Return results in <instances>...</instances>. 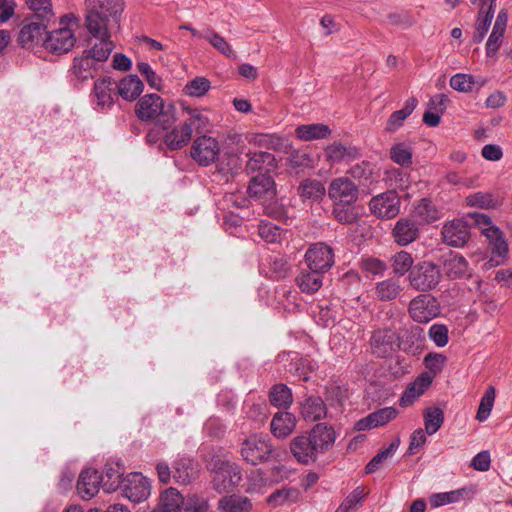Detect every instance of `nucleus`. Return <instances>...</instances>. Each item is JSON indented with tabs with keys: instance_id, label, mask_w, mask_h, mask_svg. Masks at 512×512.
<instances>
[{
	"instance_id": "obj_48",
	"label": "nucleus",
	"mask_w": 512,
	"mask_h": 512,
	"mask_svg": "<svg viewBox=\"0 0 512 512\" xmlns=\"http://www.w3.org/2000/svg\"><path fill=\"white\" fill-rule=\"evenodd\" d=\"M269 399L273 406L278 408H288L292 402V392L285 384L274 385L269 392Z\"/></svg>"
},
{
	"instance_id": "obj_60",
	"label": "nucleus",
	"mask_w": 512,
	"mask_h": 512,
	"mask_svg": "<svg viewBox=\"0 0 512 512\" xmlns=\"http://www.w3.org/2000/svg\"><path fill=\"white\" fill-rule=\"evenodd\" d=\"M451 88L461 93H469L473 90L476 81L472 75L458 73L450 78Z\"/></svg>"
},
{
	"instance_id": "obj_27",
	"label": "nucleus",
	"mask_w": 512,
	"mask_h": 512,
	"mask_svg": "<svg viewBox=\"0 0 512 512\" xmlns=\"http://www.w3.org/2000/svg\"><path fill=\"white\" fill-rule=\"evenodd\" d=\"M392 234L399 245L405 246L417 239L419 229L413 220L401 218L397 221Z\"/></svg>"
},
{
	"instance_id": "obj_61",
	"label": "nucleus",
	"mask_w": 512,
	"mask_h": 512,
	"mask_svg": "<svg viewBox=\"0 0 512 512\" xmlns=\"http://www.w3.org/2000/svg\"><path fill=\"white\" fill-rule=\"evenodd\" d=\"M413 264V258L406 251H400L393 256L392 268L395 274L403 276L411 268Z\"/></svg>"
},
{
	"instance_id": "obj_63",
	"label": "nucleus",
	"mask_w": 512,
	"mask_h": 512,
	"mask_svg": "<svg viewBox=\"0 0 512 512\" xmlns=\"http://www.w3.org/2000/svg\"><path fill=\"white\" fill-rule=\"evenodd\" d=\"M447 358L444 354L441 353H428L424 358V363L426 368L429 370L433 377L439 373L446 362Z\"/></svg>"
},
{
	"instance_id": "obj_28",
	"label": "nucleus",
	"mask_w": 512,
	"mask_h": 512,
	"mask_svg": "<svg viewBox=\"0 0 512 512\" xmlns=\"http://www.w3.org/2000/svg\"><path fill=\"white\" fill-rule=\"evenodd\" d=\"M181 109L185 117L182 125L188 126V128L191 129L192 134L194 130L200 133L207 129L209 125V119L201 109L191 107L184 103L181 104Z\"/></svg>"
},
{
	"instance_id": "obj_35",
	"label": "nucleus",
	"mask_w": 512,
	"mask_h": 512,
	"mask_svg": "<svg viewBox=\"0 0 512 512\" xmlns=\"http://www.w3.org/2000/svg\"><path fill=\"white\" fill-rule=\"evenodd\" d=\"M276 168V159L269 152H254L249 155L247 169L251 172L268 173Z\"/></svg>"
},
{
	"instance_id": "obj_40",
	"label": "nucleus",
	"mask_w": 512,
	"mask_h": 512,
	"mask_svg": "<svg viewBox=\"0 0 512 512\" xmlns=\"http://www.w3.org/2000/svg\"><path fill=\"white\" fill-rule=\"evenodd\" d=\"M325 193L324 185L316 179H306L298 187V194L303 201H319L325 196Z\"/></svg>"
},
{
	"instance_id": "obj_1",
	"label": "nucleus",
	"mask_w": 512,
	"mask_h": 512,
	"mask_svg": "<svg viewBox=\"0 0 512 512\" xmlns=\"http://www.w3.org/2000/svg\"><path fill=\"white\" fill-rule=\"evenodd\" d=\"M85 5L86 27L94 38V42H90V47L83 52L98 64L105 62L114 49L111 32L119 27L124 2L122 0H85Z\"/></svg>"
},
{
	"instance_id": "obj_54",
	"label": "nucleus",
	"mask_w": 512,
	"mask_h": 512,
	"mask_svg": "<svg viewBox=\"0 0 512 512\" xmlns=\"http://www.w3.org/2000/svg\"><path fill=\"white\" fill-rule=\"evenodd\" d=\"M210 88L211 82L207 78L197 76L185 84L183 93L189 97L199 98L204 96Z\"/></svg>"
},
{
	"instance_id": "obj_11",
	"label": "nucleus",
	"mask_w": 512,
	"mask_h": 512,
	"mask_svg": "<svg viewBox=\"0 0 512 512\" xmlns=\"http://www.w3.org/2000/svg\"><path fill=\"white\" fill-rule=\"evenodd\" d=\"M305 260L310 270H315L323 274L334 264L333 250L325 243H316L306 251Z\"/></svg>"
},
{
	"instance_id": "obj_55",
	"label": "nucleus",
	"mask_w": 512,
	"mask_h": 512,
	"mask_svg": "<svg viewBox=\"0 0 512 512\" xmlns=\"http://www.w3.org/2000/svg\"><path fill=\"white\" fill-rule=\"evenodd\" d=\"M412 155V149L405 143H397L390 148V159L402 167L412 164Z\"/></svg>"
},
{
	"instance_id": "obj_39",
	"label": "nucleus",
	"mask_w": 512,
	"mask_h": 512,
	"mask_svg": "<svg viewBox=\"0 0 512 512\" xmlns=\"http://www.w3.org/2000/svg\"><path fill=\"white\" fill-rule=\"evenodd\" d=\"M25 4L31 12L29 18L51 22L55 17L51 0H25Z\"/></svg>"
},
{
	"instance_id": "obj_9",
	"label": "nucleus",
	"mask_w": 512,
	"mask_h": 512,
	"mask_svg": "<svg viewBox=\"0 0 512 512\" xmlns=\"http://www.w3.org/2000/svg\"><path fill=\"white\" fill-rule=\"evenodd\" d=\"M358 195L357 185L346 176L334 178L328 187V196L333 205H354Z\"/></svg>"
},
{
	"instance_id": "obj_42",
	"label": "nucleus",
	"mask_w": 512,
	"mask_h": 512,
	"mask_svg": "<svg viewBox=\"0 0 512 512\" xmlns=\"http://www.w3.org/2000/svg\"><path fill=\"white\" fill-rule=\"evenodd\" d=\"M183 503V496L175 488H169L161 494L159 504L152 512H177Z\"/></svg>"
},
{
	"instance_id": "obj_24",
	"label": "nucleus",
	"mask_w": 512,
	"mask_h": 512,
	"mask_svg": "<svg viewBox=\"0 0 512 512\" xmlns=\"http://www.w3.org/2000/svg\"><path fill=\"white\" fill-rule=\"evenodd\" d=\"M97 69L98 64L85 52H82L81 55H78L73 59L69 72L75 80L84 82L93 78Z\"/></svg>"
},
{
	"instance_id": "obj_6",
	"label": "nucleus",
	"mask_w": 512,
	"mask_h": 512,
	"mask_svg": "<svg viewBox=\"0 0 512 512\" xmlns=\"http://www.w3.org/2000/svg\"><path fill=\"white\" fill-rule=\"evenodd\" d=\"M441 280L439 268L432 262H421L413 267L409 274L412 288L426 292L434 289Z\"/></svg>"
},
{
	"instance_id": "obj_20",
	"label": "nucleus",
	"mask_w": 512,
	"mask_h": 512,
	"mask_svg": "<svg viewBox=\"0 0 512 512\" xmlns=\"http://www.w3.org/2000/svg\"><path fill=\"white\" fill-rule=\"evenodd\" d=\"M397 415L398 410L396 408L384 407L357 421L355 428L358 431H365L379 426H384L395 419Z\"/></svg>"
},
{
	"instance_id": "obj_18",
	"label": "nucleus",
	"mask_w": 512,
	"mask_h": 512,
	"mask_svg": "<svg viewBox=\"0 0 512 512\" xmlns=\"http://www.w3.org/2000/svg\"><path fill=\"white\" fill-rule=\"evenodd\" d=\"M290 450L301 464L313 463L317 459L318 452L308 434L293 438L290 442Z\"/></svg>"
},
{
	"instance_id": "obj_23",
	"label": "nucleus",
	"mask_w": 512,
	"mask_h": 512,
	"mask_svg": "<svg viewBox=\"0 0 512 512\" xmlns=\"http://www.w3.org/2000/svg\"><path fill=\"white\" fill-rule=\"evenodd\" d=\"M432 381L433 376L430 373H421L404 391L400 398V405L407 407L413 404L414 401L430 387Z\"/></svg>"
},
{
	"instance_id": "obj_22",
	"label": "nucleus",
	"mask_w": 512,
	"mask_h": 512,
	"mask_svg": "<svg viewBox=\"0 0 512 512\" xmlns=\"http://www.w3.org/2000/svg\"><path fill=\"white\" fill-rule=\"evenodd\" d=\"M103 480V476L97 470L92 468L83 470L77 482V489L81 497L86 500L94 497Z\"/></svg>"
},
{
	"instance_id": "obj_37",
	"label": "nucleus",
	"mask_w": 512,
	"mask_h": 512,
	"mask_svg": "<svg viewBox=\"0 0 512 512\" xmlns=\"http://www.w3.org/2000/svg\"><path fill=\"white\" fill-rule=\"evenodd\" d=\"M197 475L194 462L189 458H181L174 463L173 478L183 485L189 484Z\"/></svg>"
},
{
	"instance_id": "obj_4",
	"label": "nucleus",
	"mask_w": 512,
	"mask_h": 512,
	"mask_svg": "<svg viewBox=\"0 0 512 512\" xmlns=\"http://www.w3.org/2000/svg\"><path fill=\"white\" fill-rule=\"evenodd\" d=\"M213 487L219 493L233 491L241 482L242 474L237 464L217 460L213 465Z\"/></svg>"
},
{
	"instance_id": "obj_25",
	"label": "nucleus",
	"mask_w": 512,
	"mask_h": 512,
	"mask_svg": "<svg viewBox=\"0 0 512 512\" xmlns=\"http://www.w3.org/2000/svg\"><path fill=\"white\" fill-rule=\"evenodd\" d=\"M443 272L450 279H458L469 274V265L465 257L450 252L443 258Z\"/></svg>"
},
{
	"instance_id": "obj_16",
	"label": "nucleus",
	"mask_w": 512,
	"mask_h": 512,
	"mask_svg": "<svg viewBox=\"0 0 512 512\" xmlns=\"http://www.w3.org/2000/svg\"><path fill=\"white\" fill-rule=\"evenodd\" d=\"M50 22L39 21L26 17L18 35V41L22 47H31L42 39Z\"/></svg>"
},
{
	"instance_id": "obj_17",
	"label": "nucleus",
	"mask_w": 512,
	"mask_h": 512,
	"mask_svg": "<svg viewBox=\"0 0 512 512\" xmlns=\"http://www.w3.org/2000/svg\"><path fill=\"white\" fill-rule=\"evenodd\" d=\"M312 443L318 454L329 451L337 438L336 431L333 426L326 423L316 424L308 433Z\"/></svg>"
},
{
	"instance_id": "obj_10",
	"label": "nucleus",
	"mask_w": 512,
	"mask_h": 512,
	"mask_svg": "<svg viewBox=\"0 0 512 512\" xmlns=\"http://www.w3.org/2000/svg\"><path fill=\"white\" fill-rule=\"evenodd\" d=\"M441 237L443 243L446 245L462 248L468 243L471 237L470 227L463 219L447 221L441 229Z\"/></svg>"
},
{
	"instance_id": "obj_34",
	"label": "nucleus",
	"mask_w": 512,
	"mask_h": 512,
	"mask_svg": "<svg viewBox=\"0 0 512 512\" xmlns=\"http://www.w3.org/2000/svg\"><path fill=\"white\" fill-rule=\"evenodd\" d=\"M296 284L301 292L313 294L323 285L322 273L315 270H302L296 277Z\"/></svg>"
},
{
	"instance_id": "obj_13",
	"label": "nucleus",
	"mask_w": 512,
	"mask_h": 512,
	"mask_svg": "<svg viewBox=\"0 0 512 512\" xmlns=\"http://www.w3.org/2000/svg\"><path fill=\"white\" fill-rule=\"evenodd\" d=\"M122 493L130 501L139 503L150 495V484L140 473H130L122 480Z\"/></svg>"
},
{
	"instance_id": "obj_44",
	"label": "nucleus",
	"mask_w": 512,
	"mask_h": 512,
	"mask_svg": "<svg viewBox=\"0 0 512 512\" xmlns=\"http://www.w3.org/2000/svg\"><path fill=\"white\" fill-rule=\"evenodd\" d=\"M347 174L362 185H368L374 182V165L369 161H361L352 165Z\"/></svg>"
},
{
	"instance_id": "obj_50",
	"label": "nucleus",
	"mask_w": 512,
	"mask_h": 512,
	"mask_svg": "<svg viewBox=\"0 0 512 512\" xmlns=\"http://www.w3.org/2000/svg\"><path fill=\"white\" fill-rule=\"evenodd\" d=\"M400 445V438H395L391 444L385 448L380 450L366 465L365 471L367 474L375 473L382 466L384 461H386L389 457H391L395 451L398 449Z\"/></svg>"
},
{
	"instance_id": "obj_30",
	"label": "nucleus",
	"mask_w": 512,
	"mask_h": 512,
	"mask_svg": "<svg viewBox=\"0 0 512 512\" xmlns=\"http://www.w3.org/2000/svg\"><path fill=\"white\" fill-rule=\"evenodd\" d=\"M295 427L296 418L290 412H277L271 421V432L277 438H285L289 436Z\"/></svg>"
},
{
	"instance_id": "obj_51",
	"label": "nucleus",
	"mask_w": 512,
	"mask_h": 512,
	"mask_svg": "<svg viewBox=\"0 0 512 512\" xmlns=\"http://www.w3.org/2000/svg\"><path fill=\"white\" fill-rule=\"evenodd\" d=\"M425 431L428 435L435 434L444 422V412L438 407H429L424 411Z\"/></svg>"
},
{
	"instance_id": "obj_3",
	"label": "nucleus",
	"mask_w": 512,
	"mask_h": 512,
	"mask_svg": "<svg viewBox=\"0 0 512 512\" xmlns=\"http://www.w3.org/2000/svg\"><path fill=\"white\" fill-rule=\"evenodd\" d=\"M74 20V17L64 15L61 17L60 27L47 33L43 47L48 52L62 55L71 51L76 43L75 34L70 26Z\"/></svg>"
},
{
	"instance_id": "obj_47",
	"label": "nucleus",
	"mask_w": 512,
	"mask_h": 512,
	"mask_svg": "<svg viewBox=\"0 0 512 512\" xmlns=\"http://www.w3.org/2000/svg\"><path fill=\"white\" fill-rule=\"evenodd\" d=\"M485 230L486 232L483 233V235L488 240L493 253H495L499 257L504 258L508 253V244L504 238L502 231L497 226Z\"/></svg>"
},
{
	"instance_id": "obj_62",
	"label": "nucleus",
	"mask_w": 512,
	"mask_h": 512,
	"mask_svg": "<svg viewBox=\"0 0 512 512\" xmlns=\"http://www.w3.org/2000/svg\"><path fill=\"white\" fill-rule=\"evenodd\" d=\"M332 214L342 224H352L356 221L354 205H333Z\"/></svg>"
},
{
	"instance_id": "obj_56",
	"label": "nucleus",
	"mask_w": 512,
	"mask_h": 512,
	"mask_svg": "<svg viewBox=\"0 0 512 512\" xmlns=\"http://www.w3.org/2000/svg\"><path fill=\"white\" fill-rule=\"evenodd\" d=\"M496 391L493 386H489L481 398L480 405L476 414L479 422H484L490 416L494 406Z\"/></svg>"
},
{
	"instance_id": "obj_46",
	"label": "nucleus",
	"mask_w": 512,
	"mask_h": 512,
	"mask_svg": "<svg viewBox=\"0 0 512 512\" xmlns=\"http://www.w3.org/2000/svg\"><path fill=\"white\" fill-rule=\"evenodd\" d=\"M203 39H205L213 48H215L224 56L228 58H234L236 56L232 46L225 40L224 37H222L212 28H207L204 31Z\"/></svg>"
},
{
	"instance_id": "obj_41",
	"label": "nucleus",
	"mask_w": 512,
	"mask_h": 512,
	"mask_svg": "<svg viewBox=\"0 0 512 512\" xmlns=\"http://www.w3.org/2000/svg\"><path fill=\"white\" fill-rule=\"evenodd\" d=\"M417 99L415 97L409 98L402 109L393 112L386 123L385 130L387 132H395L404 123L405 119L412 114L417 106Z\"/></svg>"
},
{
	"instance_id": "obj_7",
	"label": "nucleus",
	"mask_w": 512,
	"mask_h": 512,
	"mask_svg": "<svg viewBox=\"0 0 512 512\" xmlns=\"http://www.w3.org/2000/svg\"><path fill=\"white\" fill-rule=\"evenodd\" d=\"M92 102L99 111L110 110L118 99L117 81L110 76H103L94 82Z\"/></svg>"
},
{
	"instance_id": "obj_52",
	"label": "nucleus",
	"mask_w": 512,
	"mask_h": 512,
	"mask_svg": "<svg viewBox=\"0 0 512 512\" xmlns=\"http://www.w3.org/2000/svg\"><path fill=\"white\" fill-rule=\"evenodd\" d=\"M466 204L481 209H494L500 205V201L491 193L477 192L466 197Z\"/></svg>"
},
{
	"instance_id": "obj_45",
	"label": "nucleus",
	"mask_w": 512,
	"mask_h": 512,
	"mask_svg": "<svg viewBox=\"0 0 512 512\" xmlns=\"http://www.w3.org/2000/svg\"><path fill=\"white\" fill-rule=\"evenodd\" d=\"M124 468L119 463L106 464L103 486L107 492L115 491L122 486Z\"/></svg>"
},
{
	"instance_id": "obj_43",
	"label": "nucleus",
	"mask_w": 512,
	"mask_h": 512,
	"mask_svg": "<svg viewBox=\"0 0 512 512\" xmlns=\"http://www.w3.org/2000/svg\"><path fill=\"white\" fill-rule=\"evenodd\" d=\"M274 185L273 179L267 173H260L252 178L248 192L253 197H261L265 194L272 196L275 193Z\"/></svg>"
},
{
	"instance_id": "obj_59",
	"label": "nucleus",
	"mask_w": 512,
	"mask_h": 512,
	"mask_svg": "<svg viewBox=\"0 0 512 512\" xmlns=\"http://www.w3.org/2000/svg\"><path fill=\"white\" fill-rule=\"evenodd\" d=\"M428 337L437 347H445L449 342L448 327L445 324L435 323L430 326Z\"/></svg>"
},
{
	"instance_id": "obj_5",
	"label": "nucleus",
	"mask_w": 512,
	"mask_h": 512,
	"mask_svg": "<svg viewBox=\"0 0 512 512\" xmlns=\"http://www.w3.org/2000/svg\"><path fill=\"white\" fill-rule=\"evenodd\" d=\"M408 313L413 321L425 324L441 314V306L433 295L423 293L417 295L410 301Z\"/></svg>"
},
{
	"instance_id": "obj_33",
	"label": "nucleus",
	"mask_w": 512,
	"mask_h": 512,
	"mask_svg": "<svg viewBox=\"0 0 512 512\" xmlns=\"http://www.w3.org/2000/svg\"><path fill=\"white\" fill-rule=\"evenodd\" d=\"M403 287L398 278L391 277L375 284L374 296L382 302L392 301L400 295Z\"/></svg>"
},
{
	"instance_id": "obj_53",
	"label": "nucleus",
	"mask_w": 512,
	"mask_h": 512,
	"mask_svg": "<svg viewBox=\"0 0 512 512\" xmlns=\"http://www.w3.org/2000/svg\"><path fill=\"white\" fill-rule=\"evenodd\" d=\"M468 494L465 488L457 489L449 492L435 493L429 497L432 507L437 508L446 504L459 502Z\"/></svg>"
},
{
	"instance_id": "obj_49",
	"label": "nucleus",
	"mask_w": 512,
	"mask_h": 512,
	"mask_svg": "<svg viewBox=\"0 0 512 512\" xmlns=\"http://www.w3.org/2000/svg\"><path fill=\"white\" fill-rule=\"evenodd\" d=\"M299 496L300 492L296 488H282L274 491L267 498V502L272 507H278L297 502Z\"/></svg>"
},
{
	"instance_id": "obj_36",
	"label": "nucleus",
	"mask_w": 512,
	"mask_h": 512,
	"mask_svg": "<svg viewBox=\"0 0 512 512\" xmlns=\"http://www.w3.org/2000/svg\"><path fill=\"white\" fill-rule=\"evenodd\" d=\"M330 134L329 126L322 123L299 125L295 130L296 137L302 141L325 139Z\"/></svg>"
},
{
	"instance_id": "obj_8",
	"label": "nucleus",
	"mask_w": 512,
	"mask_h": 512,
	"mask_svg": "<svg viewBox=\"0 0 512 512\" xmlns=\"http://www.w3.org/2000/svg\"><path fill=\"white\" fill-rule=\"evenodd\" d=\"M272 453V446L264 436L254 434L246 438L241 446L242 458L252 465L267 461Z\"/></svg>"
},
{
	"instance_id": "obj_14",
	"label": "nucleus",
	"mask_w": 512,
	"mask_h": 512,
	"mask_svg": "<svg viewBox=\"0 0 512 512\" xmlns=\"http://www.w3.org/2000/svg\"><path fill=\"white\" fill-rule=\"evenodd\" d=\"M371 212L379 218H393L400 211V199L394 192L375 196L370 201Z\"/></svg>"
},
{
	"instance_id": "obj_29",
	"label": "nucleus",
	"mask_w": 512,
	"mask_h": 512,
	"mask_svg": "<svg viewBox=\"0 0 512 512\" xmlns=\"http://www.w3.org/2000/svg\"><path fill=\"white\" fill-rule=\"evenodd\" d=\"M495 7L496 0H490L487 9L483 6L480 7L475 23V32L473 35L474 43H481L484 40L493 20Z\"/></svg>"
},
{
	"instance_id": "obj_38",
	"label": "nucleus",
	"mask_w": 512,
	"mask_h": 512,
	"mask_svg": "<svg viewBox=\"0 0 512 512\" xmlns=\"http://www.w3.org/2000/svg\"><path fill=\"white\" fill-rule=\"evenodd\" d=\"M218 509L221 512H249L252 503L248 497L233 494L222 497L218 502Z\"/></svg>"
},
{
	"instance_id": "obj_32",
	"label": "nucleus",
	"mask_w": 512,
	"mask_h": 512,
	"mask_svg": "<svg viewBox=\"0 0 512 512\" xmlns=\"http://www.w3.org/2000/svg\"><path fill=\"white\" fill-rule=\"evenodd\" d=\"M192 138L191 129L188 126L171 127L163 136L164 143L171 150H179L186 146Z\"/></svg>"
},
{
	"instance_id": "obj_57",
	"label": "nucleus",
	"mask_w": 512,
	"mask_h": 512,
	"mask_svg": "<svg viewBox=\"0 0 512 512\" xmlns=\"http://www.w3.org/2000/svg\"><path fill=\"white\" fill-rule=\"evenodd\" d=\"M259 236L267 243H279L283 239V230L270 222H261L258 227Z\"/></svg>"
},
{
	"instance_id": "obj_58",
	"label": "nucleus",
	"mask_w": 512,
	"mask_h": 512,
	"mask_svg": "<svg viewBox=\"0 0 512 512\" xmlns=\"http://www.w3.org/2000/svg\"><path fill=\"white\" fill-rule=\"evenodd\" d=\"M414 214L426 223L434 222L439 218L438 211L428 199H421L414 209Z\"/></svg>"
},
{
	"instance_id": "obj_21",
	"label": "nucleus",
	"mask_w": 512,
	"mask_h": 512,
	"mask_svg": "<svg viewBox=\"0 0 512 512\" xmlns=\"http://www.w3.org/2000/svg\"><path fill=\"white\" fill-rule=\"evenodd\" d=\"M508 23V13L505 9L499 11L492 32L486 42V55L488 57H495L497 51L501 47L503 37L506 32Z\"/></svg>"
},
{
	"instance_id": "obj_12",
	"label": "nucleus",
	"mask_w": 512,
	"mask_h": 512,
	"mask_svg": "<svg viewBox=\"0 0 512 512\" xmlns=\"http://www.w3.org/2000/svg\"><path fill=\"white\" fill-rule=\"evenodd\" d=\"M219 143L211 136H200L195 139L191 147V157L200 165L208 166L219 155Z\"/></svg>"
},
{
	"instance_id": "obj_64",
	"label": "nucleus",
	"mask_w": 512,
	"mask_h": 512,
	"mask_svg": "<svg viewBox=\"0 0 512 512\" xmlns=\"http://www.w3.org/2000/svg\"><path fill=\"white\" fill-rule=\"evenodd\" d=\"M182 507L186 512H207L209 505L205 499L197 495H189L186 498L183 497Z\"/></svg>"
},
{
	"instance_id": "obj_26",
	"label": "nucleus",
	"mask_w": 512,
	"mask_h": 512,
	"mask_svg": "<svg viewBox=\"0 0 512 512\" xmlns=\"http://www.w3.org/2000/svg\"><path fill=\"white\" fill-rule=\"evenodd\" d=\"M328 409L320 396H309L301 404V415L306 421L316 422L327 417Z\"/></svg>"
},
{
	"instance_id": "obj_31",
	"label": "nucleus",
	"mask_w": 512,
	"mask_h": 512,
	"mask_svg": "<svg viewBox=\"0 0 512 512\" xmlns=\"http://www.w3.org/2000/svg\"><path fill=\"white\" fill-rule=\"evenodd\" d=\"M144 85L137 75H128L117 82V93L123 100L133 101L143 92Z\"/></svg>"
},
{
	"instance_id": "obj_2",
	"label": "nucleus",
	"mask_w": 512,
	"mask_h": 512,
	"mask_svg": "<svg viewBox=\"0 0 512 512\" xmlns=\"http://www.w3.org/2000/svg\"><path fill=\"white\" fill-rule=\"evenodd\" d=\"M173 104H165L163 98L150 93L140 97L134 106L136 117L145 123H153L163 130H169L174 126L176 117Z\"/></svg>"
},
{
	"instance_id": "obj_15",
	"label": "nucleus",
	"mask_w": 512,
	"mask_h": 512,
	"mask_svg": "<svg viewBox=\"0 0 512 512\" xmlns=\"http://www.w3.org/2000/svg\"><path fill=\"white\" fill-rule=\"evenodd\" d=\"M371 348L377 357H389L399 348L398 336L391 330H378L372 335Z\"/></svg>"
},
{
	"instance_id": "obj_19",
	"label": "nucleus",
	"mask_w": 512,
	"mask_h": 512,
	"mask_svg": "<svg viewBox=\"0 0 512 512\" xmlns=\"http://www.w3.org/2000/svg\"><path fill=\"white\" fill-rule=\"evenodd\" d=\"M326 160L331 164L350 162L360 158L361 153L358 147L353 145H344L340 142H334L325 148Z\"/></svg>"
}]
</instances>
